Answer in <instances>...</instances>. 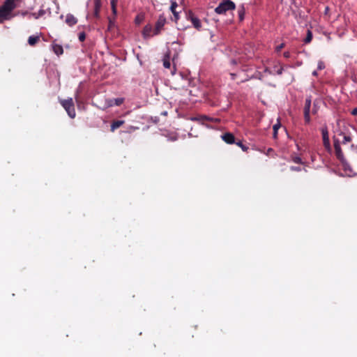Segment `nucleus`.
Wrapping results in <instances>:
<instances>
[{
    "label": "nucleus",
    "instance_id": "nucleus-1",
    "mask_svg": "<svg viewBox=\"0 0 357 357\" xmlns=\"http://www.w3.org/2000/svg\"><path fill=\"white\" fill-rule=\"evenodd\" d=\"M16 8V5H13L5 1L0 6V24L14 17L13 12Z\"/></svg>",
    "mask_w": 357,
    "mask_h": 357
},
{
    "label": "nucleus",
    "instance_id": "nucleus-2",
    "mask_svg": "<svg viewBox=\"0 0 357 357\" xmlns=\"http://www.w3.org/2000/svg\"><path fill=\"white\" fill-rule=\"evenodd\" d=\"M59 102L65 109L69 117L74 119L76 116V112L73 98H70L68 99H60Z\"/></svg>",
    "mask_w": 357,
    "mask_h": 357
},
{
    "label": "nucleus",
    "instance_id": "nucleus-3",
    "mask_svg": "<svg viewBox=\"0 0 357 357\" xmlns=\"http://www.w3.org/2000/svg\"><path fill=\"white\" fill-rule=\"evenodd\" d=\"M236 8L235 3L231 0H224L215 9L218 14H225L227 11L234 10Z\"/></svg>",
    "mask_w": 357,
    "mask_h": 357
},
{
    "label": "nucleus",
    "instance_id": "nucleus-4",
    "mask_svg": "<svg viewBox=\"0 0 357 357\" xmlns=\"http://www.w3.org/2000/svg\"><path fill=\"white\" fill-rule=\"evenodd\" d=\"M166 23L167 20L165 17L163 15H160L157 22H155L153 35H159L163 30Z\"/></svg>",
    "mask_w": 357,
    "mask_h": 357
},
{
    "label": "nucleus",
    "instance_id": "nucleus-5",
    "mask_svg": "<svg viewBox=\"0 0 357 357\" xmlns=\"http://www.w3.org/2000/svg\"><path fill=\"white\" fill-rule=\"evenodd\" d=\"M311 96H309L305 99V106L303 108V113H304V120L305 123L306 124H309L310 123L311 119H310V107H311Z\"/></svg>",
    "mask_w": 357,
    "mask_h": 357
},
{
    "label": "nucleus",
    "instance_id": "nucleus-6",
    "mask_svg": "<svg viewBox=\"0 0 357 357\" xmlns=\"http://www.w3.org/2000/svg\"><path fill=\"white\" fill-rule=\"evenodd\" d=\"M186 18L187 20H190L193 26L198 31L201 30L202 29V23H201V21L197 17L194 13L192 12V11H189L188 13H187V16H186Z\"/></svg>",
    "mask_w": 357,
    "mask_h": 357
},
{
    "label": "nucleus",
    "instance_id": "nucleus-7",
    "mask_svg": "<svg viewBox=\"0 0 357 357\" xmlns=\"http://www.w3.org/2000/svg\"><path fill=\"white\" fill-rule=\"evenodd\" d=\"M334 149L337 158L340 161L343 162L344 160V156L341 149L340 142L337 139L334 140Z\"/></svg>",
    "mask_w": 357,
    "mask_h": 357
},
{
    "label": "nucleus",
    "instance_id": "nucleus-8",
    "mask_svg": "<svg viewBox=\"0 0 357 357\" xmlns=\"http://www.w3.org/2000/svg\"><path fill=\"white\" fill-rule=\"evenodd\" d=\"M222 140L228 144H233L236 143L235 137L231 132H226L221 136Z\"/></svg>",
    "mask_w": 357,
    "mask_h": 357
},
{
    "label": "nucleus",
    "instance_id": "nucleus-9",
    "mask_svg": "<svg viewBox=\"0 0 357 357\" xmlns=\"http://www.w3.org/2000/svg\"><path fill=\"white\" fill-rule=\"evenodd\" d=\"M93 15L99 17L100 10L102 6L101 0H93Z\"/></svg>",
    "mask_w": 357,
    "mask_h": 357
},
{
    "label": "nucleus",
    "instance_id": "nucleus-10",
    "mask_svg": "<svg viewBox=\"0 0 357 357\" xmlns=\"http://www.w3.org/2000/svg\"><path fill=\"white\" fill-rule=\"evenodd\" d=\"M153 29L151 24H146L144 27L142 34L144 38H149V37L153 36Z\"/></svg>",
    "mask_w": 357,
    "mask_h": 357
},
{
    "label": "nucleus",
    "instance_id": "nucleus-11",
    "mask_svg": "<svg viewBox=\"0 0 357 357\" xmlns=\"http://www.w3.org/2000/svg\"><path fill=\"white\" fill-rule=\"evenodd\" d=\"M321 134H322L324 145L326 147H329L330 146V141H329V137H328V129L326 128H322Z\"/></svg>",
    "mask_w": 357,
    "mask_h": 357
},
{
    "label": "nucleus",
    "instance_id": "nucleus-12",
    "mask_svg": "<svg viewBox=\"0 0 357 357\" xmlns=\"http://www.w3.org/2000/svg\"><path fill=\"white\" fill-rule=\"evenodd\" d=\"M125 123V121L123 120H116L114 121L110 127L111 132H114L117 128H120Z\"/></svg>",
    "mask_w": 357,
    "mask_h": 357
},
{
    "label": "nucleus",
    "instance_id": "nucleus-13",
    "mask_svg": "<svg viewBox=\"0 0 357 357\" xmlns=\"http://www.w3.org/2000/svg\"><path fill=\"white\" fill-rule=\"evenodd\" d=\"M66 22L70 26H72L77 24V20L71 14H68L66 17Z\"/></svg>",
    "mask_w": 357,
    "mask_h": 357
},
{
    "label": "nucleus",
    "instance_id": "nucleus-14",
    "mask_svg": "<svg viewBox=\"0 0 357 357\" xmlns=\"http://www.w3.org/2000/svg\"><path fill=\"white\" fill-rule=\"evenodd\" d=\"M178 7V4L176 1H172L170 10L172 12L174 17V21L176 22L178 20V13L176 11V8Z\"/></svg>",
    "mask_w": 357,
    "mask_h": 357
},
{
    "label": "nucleus",
    "instance_id": "nucleus-15",
    "mask_svg": "<svg viewBox=\"0 0 357 357\" xmlns=\"http://www.w3.org/2000/svg\"><path fill=\"white\" fill-rule=\"evenodd\" d=\"M52 50L57 56L61 55L63 53V47L59 44H54L52 45Z\"/></svg>",
    "mask_w": 357,
    "mask_h": 357
},
{
    "label": "nucleus",
    "instance_id": "nucleus-16",
    "mask_svg": "<svg viewBox=\"0 0 357 357\" xmlns=\"http://www.w3.org/2000/svg\"><path fill=\"white\" fill-rule=\"evenodd\" d=\"M197 120L198 121H202V123H204V121H211V122H219L220 120L218 119H213V118H211V117H208L207 116H200L197 118H196Z\"/></svg>",
    "mask_w": 357,
    "mask_h": 357
},
{
    "label": "nucleus",
    "instance_id": "nucleus-17",
    "mask_svg": "<svg viewBox=\"0 0 357 357\" xmlns=\"http://www.w3.org/2000/svg\"><path fill=\"white\" fill-rule=\"evenodd\" d=\"M163 66L165 68H170L171 63H170V56L169 54H166L163 58L162 60Z\"/></svg>",
    "mask_w": 357,
    "mask_h": 357
},
{
    "label": "nucleus",
    "instance_id": "nucleus-18",
    "mask_svg": "<svg viewBox=\"0 0 357 357\" xmlns=\"http://www.w3.org/2000/svg\"><path fill=\"white\" fill-rule=\"evenodd\" d=\"M40 40L38 36H31L28 38V43L31 46H34Z\"/></svg>",
    "mask_w": 357,
    "mask_h": 357
},
{
    "label": "nucleus",
    "instance_id": "nucleus-19",
    "mask_svg": "<svg viewBox=\"0 0 357 357\" xmlns=\"http://www.w3.org/2000/svg\"><path fill=\"white\" fill-rule=\"evenodd\" d=\"M245 13V8L243 6H241L238 10V15L240 21H243L244 20Z\"/></svg>",
    "mask_w": 357,
    "mask_h": 357
},
{
    "label": "nucleus",
    "instance_id": "nucleus-20",
    "mask_svg": "<svg viewBox=\"0 0 357 357\" xmlns=\"http://www.w3.org/2000/svg\"><path fill=\"white\" fill-rule=\"evenodd\" d=\"M123 102V98H115L114 100H110L109 105L112 106V105H115L116 106H119Z\"/></svg>",
    "mask_w": 357,
    "mask_h": 357
},
{
    "label": "nucleus",
    "instance_id": "nucleus-21",
    "mask_svg": "<svg viewBox=\"0 0 357 357\" xmlns=\"http://www.w3.org/2000/svg\"><path fill=\"white\" fill-rule=\"evenodd\" d=\"M45 13V10L40 9L38 13H32L30 14V16H32L35 19H38L39 17L44 15Z\"/></svg>",
    "mask_w": 357,
    "mask_h": 357
},
{
    "label": "nucleus",
    "instance_id": "nucleus-22",
    "mask_svg": "<svg viewBox=\"0 0 357 357\" xmlns=\"http://www.w3.org/2000/svg\"><path fill=\"white\" fill-rule=\"evenodd\" d=\"M118 0H111V7L114 16L116 15V6H117Z\"/></svg>",
    "mask_w": 357,
    "mask_h": 357
},
{
    "label": "nucleus",
    "instance_id": "nucleus-23",
    "mask_svg": "<svg viewBox=\"0 0 357 357\" xmlns=\"http://www.w3.org/2000/svg\"><path fill=\"white\" fill-rule=\"evenodd\" d=\"M280 126H281V125L280 123H278L273 126V137L274 139L278 138V131L280 129Z\"/></svg>",
    "mask_w": 357,
    "mask_h": 357
},
{
    "label": "nucleus",
    "instance_id": "nucleus-24",
    "mask_svg": "<svg viewBox=\"0 0 357 357\" xmlns=\"http://www.w3.org/2000/svg\"><path fill=\"white\" fill-rule=\"evenodd\" d=\"M312 33L310 30H308L307 33V36H306L305 38L304 39V43H309L312 41Z\"/></svg>",
    "mask_w": 357,
    "mask_h": 357
},
{
    "label": "nucleus",
    "instance_id": "nucleus-25",
    "mask_svg": "<svg viewBox=\"0 0 357 357\" xmlns=\"http://www.w3.org/2000/svg\"><path fill=\"white\" fill-rule=\"evenodd\" d=\"M236 145L238 146L242 149L243 151H247L248 149V147L244 145L241 141L236 142Z\"/></svg>",
    "mask_w": 357,
    "mask_h": 357
},
{
    "label": "nucleus",
    "instance_id": "nucleus-26",
    "mask_svg": "<svg viewBox=\"0 0 357 357\" xmlns=\"http://www.w3.org/2000/svg\"><path fill=\"white\" fill-rule=\"evenodd\" d=\"M5 1L13 4V5H16V7H17L19 3H20L22 1V0H5Z\"/></svg>",
    "mask_w": 357,
    "mask_h": 357
},
{
    "label": "nucleus",
    "instance_id": "nucleus-27",
    "mask_svg": "<svg viewBox=\"0 0 357 357\" xmlns=\"http://www.w3.org/2000/svg\"><path fill=\"white\" fill-rule=\"evenodd\" d=\"M292 161L294 162H295V163H297V164H301L302 163V160L298 156H294V157H292Z\"/></svg>",
    "mask_w": 357,
    "mask_h": 357
},
{
    "label": "nucleus",
    "instance_id": "nucleus-28",
    "mask_svg": "<svg viewBox=\"0 0 357 357\" xmlns=\"http://www.w3.org/2000/svg\"><path fill=\"white\" fill-rule=\"evenodd\" d=\"M78 38L79 40V41L81 42H83L84 41L85 38H86V34L83 31V32H80L78 35Z\"/></svg>",
    "mask_w": 357,
    "mask_h": 357
},
{
    "label": "nucleus",
    "instance_id": "nucleus-29",
    "mask_svg": "<svg viewBox=\"0 0 357 357\" xmlns=\"http://www.w3.org/2000/svg\"><path fill=\"white\" fill-rule=\"evenodd\" d=\"M114 20H115V16L114 17L113 20L111 17L109 18V26H108L109 29H112V27H113L114 26Z\"/></svg>",
    "mask_w": 357,
    "mask_h": 357
},
{
    "label": "nucleus",
    "instance_id": "nucleus-30",
    "mask_svg": "<svg viewBox=\"0 0 357 357\" xmlns=\"http://www.w3.org/2000/svg\"><path fill=\"white\" fill-rule=\"evenodd\" d=\"M351 141V137L350 136L344 135L342 143L346 144L347 142H350Z\"/></svg>",
    "mask_w": 357,
    "mask_h": 357
},
{
    "label": "nucleus",
    "instance_id": "nucleus-31",
    "mask_svg": "<svg viewBox=\"0 0 357 357\" xmlns=\"http://www.w3.org/2000/svg\"><path fill=\"white\" fill-rule=\"evenodd\" d=\"M324 68H325L324 63L321 61H319L318 63V66H317L318 70H322Z\"/></svg>",
    "mask_w": 357,
    "mask_h": 357
},
{
    "label": "nucleus",
    "instance_id": "nucleus-32",
    "mask_svg": "<svg viewBox=\"0 0 357 357\" xmlns=\"http://www.w3.org/2000/svg\"><path fill=\"white\" fill-rule=\"evenodd\" d=\"M284 47V43H281L275 47V51L280 52L281 50Z\"/></svg>",
    "mask_w": 357,
    "mask_h": 357
},
{
    "label": "nucleus",
    "instance_id": "nucleus-33",
    "mask_svg": "<svg viewBox=\"0 0 357 357\" xmlns=\"http://www.w3.org/2000/svg\"><path fill=\"white\" fill-rule=\"evenodd\" d=\"M275 68H277V70H275L276 73L278 75H282V71H283V68L282 66H279L278 68L277 66H275Z\"/></svg>",
    "mask_w": 357,
    "mask_h": 357
},
{
    "label": "nucleus",
    "instance_id": "nucleus-34",
    "mask_svg": "<svg viewBox=\"0 0 357 357\" xmlns=\"http://www.w3.org/2000/svg\"><path fill=\"white\" fill-rule=\"evenodd\" d=\"M290 169L291 171L300 172V171H301V167L291 166V167H290Z\"/></svg>",
    "mask_w": 357,
    "mask_h": 357
},
{
    "label": "nucleus",
    "instance_id": "nucleus-35",
    "mask_svg": "<svg viewBox=\"0 0 357 357\" xmlns=\"http://www.w3.org/2000/svg\"><path fill=\"white\" fill-rule=\"evenodd\" d=\"M317 110H318V109H317V104H316V102H314V105H313V108H312V113L313 114H317Z\"/></svg>",
    "mask_w": 357,
    "mask_h": 357
},
{
    "label": "nucleus",
    "instance_id": "nucleus-36",
    "mask_svg": "<svg viewBox=\"0 0 357 357\" xmlns=\"http://www.w3.org/2000/svg\"><path fill=\"white\" fill-rule=\"evenodd\" d=\"M283 56H284L285 58L288 59V58H289V57H290V52H284L283 53Z\"/></svg>",
    "mask_w": 357,
    "mask_h": 357
},
{
    "label": "nucleus",
    "instance_id": "nucleus-37",
    "mask_svg": "<svg viewBox=\"0 0 357 357\" xmlns=\"http://www.w3.org/2000/svg\"><path fill=\"white\" fill-rule=\"evenodd\" d=\"M264 73L270 75L273 74L272 71L268 68H265Z\"/></svg>",
    "mask_w": 357,
    "mask_h": 357
},
{
    "label": "nucleus",
    "instance_id": "nucleus-38",
    "mask_svg": "<svg viewBox=\"0 0 357 357\" xmlns=\"http://www.w3.org/2000/svg\"><path fill=\"white\" fill-rule=\"evenodd\" d=\"M351 114L354 115V116H356L357 115V107L356 108H354L352 111H351Z\"/></svg>",
    "mask_w": 357,
    "mask_h": 357
},
{
    "label": "nucleus",
    "instance_id": "nucleus-39",
    "mask_svg": "<svg viewBox=\"0 0 357 357\" xmlns=\"http://www.w3.org/2000/svg\"><path fill=\"white\" fill-rule=\"evenodd\" d=\"M136 20V22L139 24V23H140V22H141L142 19H140V18H139V16H137V17H136V20Z\"/></svg>",
    "mask_w": 357,
    "mask_h": 357
},
{
    "label": "nucleus",
    "instance_id": "nucleus-40",
    "mask_svg": "<svg viewBox=\"0 0 357 357\" xmlns=\"http://www.w3.org/2000/svg\"><path fill=\"white\" fill-rule=\"evenodd\" d=\"M231 63L232 65H236L237 63L235 59H231Z\"/></svg>",
    "mask_w": 357,
    "mask_h": 357
},
{
    "label": "nucleus",
    "instance_id": "nucleus-41",
    "mask_svg": "<svg viewBox=\"0 0 357 357\" xmlns=\"http://www.w3.org/2000/svg\"><path fill=\"white\" fill-rule=\"evenodd\" d=\"M231 76L232 77V79H234V77L236 76V74L234 73H231Z\"/></svg>",
    "mask_w": 357,
    "mask_h": 357
},
{
    "label": "nucleus",
    "instance_id": "nucleus-42",
    "mask_svg": "<svg viewBox=\"0 0 357 357\" xmlns=\"http://www.w3.org/2000/svg\"><path fill=\"white\" fill-rule=\"evenodd\" d=\"M272 151H273V149L270 148L268 149V153H271Z\"/></svg>",
    "mask_w": 357,
    "mask_h": 357
},
{
    "label": "nucleus",
    "instance_id": "nucleus-43",
    "mask_svg": "<svg viewBox=\"0 0 357 357\" xmlns=\"http://www.w3.org/2000/svg\"><path fill=\"white\" fill-rule=\"evenodd\" d=\"M312 75H313L314 76H317V71H314V72L312 73Z\"/></svg>",
    "mask_w": 357,
    "mask_h": 357
},
{
    "label": "nucleus",
    "instance_id": "nucleus-44",
    "mask_svg": "<svg viewBox=\"0 0 357 357\" xmlns=\"http://www.w3.org/2000/svg\"><path fill=\"white\" fill-rule=\"evenodd\" d=\"M173 70H173V71H172V74H174V73H175L176 68H175L174 66V68H173Z\"/></svg>",
    "mask_w": 357,
    "mask_h": 357
},
{
    "label": "nucleus",
    "instance_id": "nucleus-45",
    "mask_svg": "<svg viewBox=\"0 0 357 357\" xmlns=\"http://www.w3.org/2000/svg\"><path fill=\"white\" fill-rule=\"evenodd\" d=\"M261 75L260 74V77H259V79H261Z\"/></svg>",
    "mask_w": 357,
    "mask_h": 357
},
{
    "label": "nucleus",
    "instance_id": "nucleus-46",
    "mask_svg": "<svg viewBox=\"0 0 357 357\" xmlns=\"http://www.w3.org/2000/svg\"><path fill=\"white\" fill-rule=\"evenodd\" d=\"M176 137L172 138V140H176Z\"/></svg>",
    "mask_w": 357,
    "mask_h": 357
}]
</instances>
